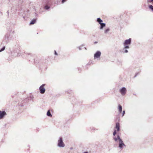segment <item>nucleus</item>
<instances>
[{
    "label": "nucleus",
    "instance_id": "f03ea898",
    "mask_svg": "<svg viewBox=\"0 0 153 153\" xmlns=\"http://www.w3.org/2000/svg\"><path fill=\"white\" fill-rule=\"evenodd\" d=\"M19 50V49H18V48H16L14 50H13V51L11 52V55L13 56V57H16L17 56H23V54H22L21 53L18 52Z\"/></svg>",
    "mask_w": 153,
    "mask_h": 153
},
{
    "label": "nucleus",
    "instance_id": "20e7f679",
    "mask_svg": "<svg viewBox=\"0 0 153 153\" xmlns=\"http://www.w3.org/2000/svg\"><path fill=\"white\" fill-rule=\"evenodd\" d=\"M57 146L59 147L62 148L65 146V144L63 141L62 138V137L59 138V139L58 141Z\"/></svg>",
    "mask_w": 153,
    "mask_h": 153
},
{
    "label": "nucleus",
    "instance_id": "f257e3e1",
    "mask_svg": "<svg viewBox=\"0 0 153 153\" xmlns=\"http://www.w3.org/2000/svg\"><path fill=\"white\" fill-rule=\"evenodd\" d=\"M113 139L116 141L117 142L118 140L119 141V143L118 147L120 149L122 150L123 148V146L126 147V145L123 143L122 140L120 138V136L119 135H117V137H114Z\"/></svg>",
    "mask_w": 153,
    "mask_h": 153
},
{
    "label": "nucleus",
    "instance_id": "473e14b6",
    "mask_svg": "<svg viewBox=\"0 0 153 153\" xmlns=\"http://www.w3.org/2000/svg\"><path fill=\"white\" fill-rule=\"evenodd\" d=\"M85 48V50H86V49H86V48L85 47V48Z\"/></svg>",
    "mask_w": 153,
    "mask_h": 153
},
{
    "label": "nucleus",
    "instance_id": "393cba45",
    "mask_svg": "<svg viewBox=\"0 0 153 153\" xmlns=\"http://www.w3.org/2000/svg\"><path fill=\"white\" fill-rule=\"evenodd\" d=\"M125 113V111H123L122 113V116H123Z\"/></svg>",
    "mask_w": 153,
    "mask_h": 153
},
{
    "label": "nucleus",
    "instance_id": "c85d7f7f",
    "mask_svg": "<svg viewBox=\"0 0 153 153\" xmlns=\"http://www.w3.org/2000/svg\"><path fill=\"white\" fill-rule=\"evenodd\" d=\"M27 54L28 55H30L31 54V53H25V54H26L27 55Z\"/></svg>",
    "mask_w": 153,
    "mask_h": 153
},
{
    "label": "nucleus",
    "instance_id": "aec40b11",
    "mask_svg": "<svg viewBox=\"0 0 153 153\" xmlns=\"http://www.w3.org/2000/svg\"><path fill=\"white\" fill-rule=\"evenodd\" d=\"M149 7L150 9L152 11H153V6L152 5H150L149 6Z\"/></svg>",
    "mask_w": 153,
    "mask_h": 153
},
{
    "label": "nucleus",
    "instance_id": "9b49d317",
    "mask_svg": "<svg viewBox=\"0 0 153 153\" xmlns=\"http://www.w3.org/2000/svg\"><path fill=\"white\" fill-rule=\"evenodd\" d=\"M115 128L117 129V131H119L120 130V124L118 123H116V126Z\"/></svg>",
    "mask_w": 153,
    "mask_h": 153
},
{
    "label": "nucleus",
    "instance_id": "2eb2a0df",
    "mask_svg": "<svg viewBox=\"0 0 153 153\" xmlns=\"http://www.w3.org/2000/svg\"><path fill=\"white\" fill-rule=\"evenodd\" d=\"M97 21L99 24H101L103 22L102 20L100 18H97Z\"/></svg>",
    "mask_w": 153,
    "mask_h": 153
},
{
    "label": "nucleus",
    "instance_id": "0eeeda50",
    "mask_svg": "<svg viewBox=\"0 0 153 153\" xmlns=\"http://www.w3.org/2000/svg\"><path fill=\"white\" fill-rule=\"evenodd\" d=\"M126 88L124 87H122L120 90V92L123 96H124L126 94Z\"/></svg>",
    "mask_w": 153,
    "mask_h": 153
},
{
    "label": "nucleus",
    "instance_id": "dca6fc26",
    "mask_svg": "<svg viewBox=\"0 0 153 153\" xmlns=\"http://www.w3.org/2000/svg\"><path fill=\"white\" fill-rule=\"evenodd\" d=\"M47 115L49 117H51L52 116V115L50 111L49 110L47 113Z\"/></svg>",
    "mask_w": 153,
    "mask_h": 153
},
{
    "label": "nucleus",
    "instance_id": "4be33fe9",
    "mask_svg": "<svg viewBox=\"0 0 153 153\" xmlns=\"http://www.w3.org/2000/svg\"><path fill=\"white\" fill-rule=\"evenodd\" d=\"M5 46L3 47V48L1 50H0V52H1V51H4L5 49Z\"/></svg>",
    "mask_w": 153,
    "mask_h": 153
},
{
    "label": "nucleus",
    "instance_id": "6e6552de",
    "mask_svg": "<svg viewBox=\"0 0 153 153\" xmlns=\"http://www.w3.org/2000/svg\"><path fill=\"white\" fill-rule=\"evenodd\" d=\"M6 114V113L5 111H0V119L3 118L4 116Z\"/></svg>",
    "mask_w": 153,
    "mask_h": 153
},
{
    "label": "nucleus",
    "instance_id": "f704fd0d",
    "mask_svg": "<svg viewBox=\"0 0 153 153\" xmlns=\"http://www.w3.org/2000/svg\"><path fill=\"white\" fill-rule=\"evenodd\" d=\"M72 149V148H71V149Z\"/></svg>",
    "mask_w": 153,
    "mask_h": 153
},
{
    "label": "nucleus",
    "instance_id": "7ed1b4c3",
    "mask_svg": "<svg viewBox=\"0 0 153 153\" xmlns=\"http://www.w3.org/2000/svg\"><path fill=\"white\" fill-rule=\"evenodd\" d=\"M131 39L129 38L128 39L125 40L123 43V45L124 46L125 49H129V45H130L131 43Z\"/></svg>",
    "mask_w": 153,
    "mask_h": 153
},
{
    "label": "nucleus",
    "instance_id": "a878e982",
    "mask_svg": "<svg viewBox=\"0 0 153 153\" xmlns=\"http://www.w3.org/2000/svg\"><path fill=\"white\" fill-rule=\"evenodd\" d=\"M54 54L55 55H57V53L56 51H54Z\"/></svg>",
    "mask_w": 153,
    "mask_h": 153
},
{
    "label": "nucleus",
    "instance_id": "9d476101",
    "mask_svg": "<svg viewBox=\"0 0 153 153\" xmlns=\"http://www.w3.org/2000/svg\"><path fill=\"white\" fill-rule=\"evenodd\" d=\"M29 10H27L26 11H25L24 12V14H25V16H23V17L24 19H25V16L27 17H29V15L28 14V13H29Z\"/></svg>",
    "mask_w": 153,
    "mask_h": 153
},
{
    "label": "nucleus",
    "instance_id": "2f4dec72",
    "mask_svg": "<svg viewBox=\"0 0 153 153\" xmlns=\"http://www.w3.org/2000/svg\"><path fill=\"white\" fill-rule=\"evenodd\" d=\"M84 153H88V152H84Z\"/></svg>",
    "mask_w": 153,
    "mask_h": 153
},
{
    "label": "nucleus",
    "instance_id": "ddd939ff",
    "mask_svg": "<svg viewBox=\"0 0 153 153\" xmlns=\"http://www.w3.org/2000/svg\"><path fill=\"white\" fill-rule=\"evenodd\" d=\"M118 109L120 113H121L122 112V106L120 104L118 105Z\"/></svg>",
    "mask_w": 153,
    "mask_h": 153
},
{
    "label": "nucleus",
    "instance_id": "4468645a",
    "mask_svg": "<svg viewBox=\"0 0 153 153\" xmlns=\"http://www.w3.org/2000/svg\"><path fill=\"white\" fill-rule=\"evenodd\" d=\"M100 24V29H102L104 27H105V26L106 25L105 24V23H102L101 24Z\"/></svg>",
    "mask_w": 153,
    "mask_h": 153
},
{
    "label": "nucleus",
    "instance_id": "cd10ccee",
    "mask_svg": "<svg viewBox=\"0 0 153 153\" xmlns=\"http://www.w3.org/2000/svg\"><path fill=\"white\" fill-rule=\"evenodd\" d=\"M78 48L79 50H81L82 49L81 48V47H78Z\"/></svg>",
    "mask_w": 153,
    "mask_h": 153
},
{
    "label": "nucleus",
    "instance_id": "bb28decb",
    "mask_svg": "<svg viewBox=\"0 0 153 153\" xmlns=\"http://www.w3.org/2000/svg\"><path fill=\"white\" fill-rule=\"evenodd\" d=\"M138 73H136L134 77H136V76L138 75Z\"/></svg>",
    "mask_w": 153,
    "mask_h": 153
},
{
    "label": "nucleus",
    "instance_id": "5701e85b",
    "mask_svg": "<svg viewBox=\"0 0 153 153\" xmlns=\"http://www.w3.org/2000/svg\"><path fill=\"white\" fill-rule=\"evenodd\" d=\"M67 0H62L61 1V3L62 4H63L64 2H66Z\"/></svg>",
    "mask_w": 153,
    "mask_h": 153
},
{
    "label": "nucleus",
    "instance_id": "f8f14e48",
    "mask_svg": "<svg viewBox=\"0 0 153 153\" xmlns=\"http://www.w3.org/2000/svg\"><path fill=\"white\" fill-rule=\"evenodd\" d=\"M36 19H33L30 21V25H32L34 24L36 22Z\"/></svg>",
    "mask_w": 153,
    "mask_h": 153
},
{
    "label": "nucleus",
    "instance_id": "1a4fd4ad",
    "mask_svg": "<svg viewBox=\"0 0 153 153\" xmlns=\"http://www.w3.org/2000/svg\"><path fill=\"white\" fill-rule=\"evenodd\" d=\"M50 4L49 1H48L46 3V4L44 7V8L46 10H48L50 8V6H49Z\"/></svg>",
    "mask_w": 153,
    "mask_h": 153
},
{
    "label": "nucleus",
    "instance_id": "39448f33",
    "mask_svg": "<svg viewBox=\"0 0 153 153\" xmlns=\"http://www.w3.org/2000/svg\"><path fill=\"white\" fill-rule=\"evenodd\" d=\"M45 85V84H43L42 85L40 86L39 88V91L40 93L41 94H43L45 92L46 90L44 88V86Z\"/></svg>",
    "mask_w": 153,
    "mask_h": 153
},
{
    "label": "nucleus",
    "instance_id": "412c9836",
    "mask_svg": "<svg viewBox=\"0 0 153 153\" xmlns=\"http://www.w3.org/2000/svg\"><path fill=\"white\" fill-rule=\"evenodd\" d=\"M117 132L116 130H114L113 133V135L114 136H115Z\"/></svg>",
    "mask_w": 153,
    "mask_h": 153
},
{
    "label": "nucleus",
    "instance_id": "7c9ffc66",
    "mask_svg": "<svg viewBox=\"0 0 153 153\" xmlns=\"http://www.w3.org/2000/svg\"><path fill=\"white\" fill-rule=\"evenodd\" d=\"M97 43V42H94V44H96Z\"/></svg>",
    "mask_w": 153,
    "mask_h": 153
},
{
    "label": "nucleus",
    "instance_id": "b1692460",
    "mask_svg": "<svg viewBox=\"0 0 153 153\" xmlns=\"http://www.w3.org/2000/svg\"><path fill=\"white\" fill-rule=\"evenodd\" d=\"M148 2H149L150 3H152V2H153V0H149L148 1Z\"/></svg>",
    "mask_w": 153,
    "mask_h": 153
},
{
    "label": "nucleus",
    "instance_id": "423d86ee",
    "mask_svg": "<svg viewBox=\"0 0 153 153\" xmlns=\"http://www.w3.org/2000/svg\"><path fill=\"white\" fill-rule=\"evenodd\" d=\"M101 54L100 51H97L94 55V59H95L100 58Z\"/></svg>",
    "mask_w": 153,
    "mask_h": 153
},
{
    "label": "nucleus",
    "instance_id": "6ab92c4d",
    "mask_svg": "<svg viewBox=\"0 0 153 153\" xmlns=\"http://www.w3.org/2000/svg\"><path fill=\"white\" fill-rule=\"evenodd\" d=\"M110 30V29L108 28L107 29H106L104 31V33H108L109 31Z\"/></svg>",
    "mask_w": 153,
    "mask_h": 153
},
{
    "label": "nucleus",
    "instance_id": "f3484780",
    "mask_svg": "<svg viewBox=\"0 0 153 153\" xmlns=\"http://www.w3.org/2000/svg\"><path fill=\"white\" fill-rule=\"evenodd\" d=\"M127 49H124V47L123 48V53H127L128 52V51L127 50Z\"/></svg>",
    "mask_w": 153,
    "mask_h": 153
},
{
    "label": "nucleus",
    "instance_id": "72a5a7b5",
    "mask_svg": "<svg viewBox=\"0 0 153 153\" xmlns=\"http://www.w3.org/2000/svg\"><path fill=\"white\" fill-rule=\"evenodd\" d=\"M21 106H23V105H21Z\"/></svg>",
    "mask_w": 153,
    "mask_h": 153
},
{
    "label": "nucleus",
    "instance_id": "c756f323",
    "mask_svg": "<svg viewBox=\"0 0 153 153\" xmlns=\"http://www.w3.org/2000/svg\"><path fill=\"white\" fill-rule=\"evenodd\" d=\"M35 14L36 16H38V15L37 14H36V13H35Z\"/></svg>",
    "mask_w": 153,
    "mask_h": 153
},
{
    "label": "nucleus",
    "instance_id": "a211bd4d",
    "mask_svg": "<svg viewBox=\"0 0 153 153\" xmlns=\"http://www.w3.org/2000/svg\"><path fill=\"white\" fill-rule=\"evenodd\" d=\"M33 98L34 97L33 96H31L28 97V99L30 100H32Z\"/></svg>",
    "mask_w": 153,
    "mask_h": 153
}]
</instances>
